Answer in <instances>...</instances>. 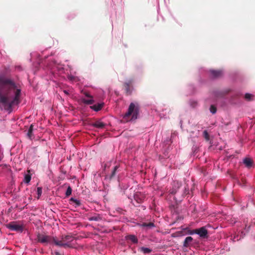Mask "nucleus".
<instances>
[{
  "label": "nucleus",
  "instance_id": "f257e3e1",
  "mask_svg": "<svg viewBox=\"0 0 255 255\" xmlns=\"http://www.w3.org/2000/svg\"><path fill=\"white\" fill-rule=\"evenodd\" d=\"M21 88L12 79L0 75V108L10 110L20 103Z\"/></svg>",
  "mask_w": 255,
  "mask_h": 255
},
{
  "label": "nucleus",
  "instance_id": "f03ea898",
  "mask_svg": "<svg viewBox=\"0 0 255 255\" xmlns=\"http://www.w3.org/2000/svg\"><path fill=\"white\" fill-rule=\"evenodd\" d=\"M74 241V237L70 235L63 236L60 240L57 238L53 239V243L56 246L65 248L73 247Z\"/></svg>",
  "mask_w": 255,
  "mask_h": 255
},
{
  "label": "nucleus",
  "instance_id": "7ed1b4c3",
  "mask_svg": "<svg viewBox=\"0 0 255 255\" xmlns=\"http://www.w3.org/2000/svg\"><path fill=\"white\" fill-rule=\"evenodd\" d=\"M138 114L139 108L138 105L131 103L128 107V112L123 116V118L128 121V118L131 116V118L129 121H134L137 119Z\"/></svg>",
  "mask_w": 255,
  "mask_h": 255
},
{
  "label": "nucleus",
  "instance_id": "20e7f679",
  "mask_svg": "<svg viewBox=\"0 0 255 255\" xmlns=\"http://www.w3.org/2000/svg\"><path fill=\"white\" fill-rule=\"evenodd\" d=\"M7 227L11 231L18 232H22L23 230V226L21 224H17L15 222H11L7 224Z\"/></svg>",
  "mask_w": 255,
  "mask_h": 255
},
{
  "label": "nucleus",
  "instance_id": "39448f33",
  "mask_svg": "<svg viewBox=\"0 0 255 255\" xmlns=\"http://www.w3.org/2000/svg\"><path fill=\"white\" fill-rule=\"evenodd\" d=\"M49 236H46L44 235L39 234L37 236V240L39 242L41 243H51L53 242V239Z\"/></svg>",
  "mask_w": 255,
  "mask_h": 255
},
{
  "label": "nucleus",
  "instance_id": "423d86ee",
  "mask_svg": "<svg viewBox=\"0 0 255 255\" xmlns=\"http://www.w3.org/2000/svg\"><path fill=\"white\" fill-rule=\"evenodd\" d=\"M196 234L198 235L201 238H205L207 237L208 231L205 227H202L196 229Z\"/></svg>",
  "mask_w": 255,
  "mask_h": 255
},
{
  "label": "nucleus",
  "instance_id": "0eeeda50",
  "mask_svg": "<svg viewBox=\"0 0 255 255\" xmlns=\"http://www.w3.org/2000/svg\"><path fill=\"white\" fill-rule=\"evenodd\" d=\"M145 196L141 192H136L134 195V200L137 203H142L144 200Z\"/></svg>",
  "mask_w": 255,
  "mask_h": 255
},
{
  "label": "nucleus",
  "instance_id": "6e6552de",
  "mask_svg": "<svg viewBox=\"0 0 255 255\" xmlns=\"http://www.w3.org/2000/svg\"><path fill=\"white\" fill-rule=\"evenodd\" d=\"M85 95L86 97L88 98V99H86L85 98H82L80 99L82 103L87 105L93 104L94 103V100L93 97L91 96L89 94H88L87 93H86Z\"/></svg>",
  "mask_w": 255,
  "mask_h": 255
},
{
  "label": "nucleus",
  "instance_id": "1a4fd4ad",
  "mask_svg": "<svg viewBox=\"0 0 255 255\" xmlns=\"http://www.w3.org/2000/svg\"><path fill=\"white\" fill-rule=\"evenodd\" d=\"M211 76L212 78H218L221 76L223 74V72L221 70H210Z\"/></svg>",
  "mask_w": 255,
  "mask_h": 255
},
{
  "label": "nucleus",
  "instance_id": "9d476101",
  "mask_svg": "<svg viewBox=\"0 0 255 255\" xmlns=\"http://www.w3.org/2000/svg\"><path fill=\"white\" fill-rule=\"evenodd\" d=\"M104 105V103H98L95 104L92 106H91V108L95 111H99L102 109Z\"/></svg>",
  "mask_w": 255,
  "mask_h": 255
},
{
  "label": "nucleus",
  "instance_id": "9b49d317",
  "mask_svg": "<svg viewBox=\"0 0 255 255\" xmlns=\"http://www.w3.org/2000/svg\"><path fill=\"white\" fill-rule=\"evenodd\" d=\"M244 163L248 168H250L253 165V161L249 158H246L243 160Z\"/></svg>",
  "mask_w": 255,
  "mask_h": 255
},
{
  "label": "nucleus",
  "instance_id": "f8f14e48",
  "mask_svg": "<svg viewBox=\"0 0 255 255\" xmlns=\"http://www.w3.org/2000/svg\"><path fill=\"white\" fill-rule=\"evenodd\" d=\"M192 241L193 238L191 237H188L186 238L184 241L183 246L184 247H188Z\"/></svg>",
  "mask_w": 255,
  "mask_h": 255
},
{
  "label": "nucleus",
  "instance_id": "ddd939ff",
  "mask_svg": "<svg viewBox=\"0 0 255 255\" xmlns=\"http://www.w3.org/2000/svg\"><path fill=\"white\" fill-rule=\"evenodd\" d=\"M102 219L101 217L99 215L92 216L89 218V221H98Z\"/></svg>",
  "mask_w": 255,
  "mask_h": 255
},
{
  "label": "nucleus",
  "instance_id": "4468645a",
  "mask_svg": "<svg viewBox=\"0 0 255 255\" xmlns=\"http://www.w3.org/2000/svg\"><path fill=\"white\" fill-rule=\"evenodd\" d=\"M93 126L98 128H103L105 126V124L100 121H97L93 124Z\"/></svg>",
  "mask_w": 255,
  "mask_h": 255
},
{
  "label": "nucleus",
  "instance_id": "2eb2a0df",
  "mask_svg": "<svg viewBox=\"0 0 255 255\" xmlns=\"http://www.w3.org/2000/svg\"><path fill=\"white\" fill-rule=\"evenodd\" d=\"M32 130H33V126L31 125L29 128L27 133L28 137L30 139H32Z\"/></svg>",
  "mask_w": 255,
  "mask_h": 255
},
{
  "label": "nucleus",
  "instance_id": "dca6fc26",
  "mask_svg": "<svg viewBox=\"0 0 255 255\" xmlns=\"http://www.w3.org/2000/svg\"><path fill=\"white\" fill-rule=\"evenodd\" d=\"M128 239L130 240L132 242L134 243H137V239L136 237L134 235H129L128 236Z\"/></svg>",
  "mask_w": 255,
  "mask_h": 255
},
{
  "label": "nucleus",
  "instance_id": "f3484780",
  "mask_svg": "<svg viewBox=\"0 0 255 255\" xmlns=\"http://www.w3.org/2000/svg\"><path fill=\"white\" fill-rule=\"evenodd\" d=\"M140 226L148 227V228H150L155 227L154 224L153 223H143L140 225Z\"/></svg>",
  "mask_w": 255,
  "mask_h": 255
},
{
  "label": "nucleus",
  "instance_id": "a211bd4d",
  "mask_svg": "<svg viewBox=\"0 0 255 255\" xmlns=\"http://www.w3.org/2000/svg\"><path fill=\"white\" fill-rule=\"evenodd\" d=\"M141 250L145 254L150 253L151 252V250L148 248L142 247L141 248Z\"/></svg>",
  "mask_w": 255,
  "mask_h": 255
},
{
  "label": "nucleus",
  "instance_id": "6ab92c4d",
  "mask_svg": "<svg viewBox=\"0 0 255 255\" xmlns=\"http://www.w3.org/2000/svg\"><path fill=\"white\" fill-rule=\"evenodd\" d=\"M72 188L70 186H68V187L67 189L66 192V196H69L71 193H72Z\"/></svg>",
  "mask_w": 255,
  "mask_h": 255
},
{
  "label": "nucleus",
  "instance_id": "aec40b11",
  "mask_svg": "<svg viewBox=\"0 0 255 255\" xmlns=\"http://www.w3.org/2000/svg\"><path fill=\"white\" fill-rule=\"evenodd\" d=\"M31 180V177L29 175H26L24 177V181L26 183H28Z\"/></svg>",
  "mask_w": 255,
  "mask_h": 255
},
{
  "label": "nucleus",
  "instance_id": "412c9836",
  "mask_svg": "<svg viewBox=\"0 0 255 255\" xmlns=\"http://www.w3.org/2000/svg\"><path fill=\"white\" fill-rule=\"evenodd\" d=\"M254 97V96L252 95V94H249V93H247L246 95H245V98L247 100H251L253 99V97Z\"/></svg>",
  "mask_w": 255,
  "mask_h": 255
},
{
  "label": "nucleus",
  "instance_id": "4be33fe9",
  "mask_svg": "<svg viewBox=\"0 0 255 255\" xmlns=\"http://www.w3.org/2000/svg\"><path fill=\"white\" fill-rule=\"evenodd\" d=\"M210 111L211 113L214 114L216 113L217 111L216 108L214 106L212 105L210 108Z\"/></svg>",
  "mask_w": 255,
  "mask_h": 255
},
{
  "label": "nucleus",
  "instance_id": "5701e85b",
  "mask_svg": "<svg viewBox=\"0 0 255 255\" xmlns=\"http://www.w3.org/2000/svg\"><path fill=\"white\" fill-rule=\"evenodd\" d=\"M37 193L38 195V198H39L42 194V188L41 187H38L37 189Z\"/></svg>",
  "mask_w": 255,
  "mask_h": 255
},
{
  "label": "nucleus",
  "instance_id": "b1692460",
  "mask_svg": "<svg viewBox=\"0 0 255 255\" xmlns=\"http://www.w3.org/2000/svg\"><path fill=\"white\" fill-rule=\"evenodd\" d=\"M71 200L77 206H79L80 205V202L77 199L72 198Z\"/></svg>",
  "mask_w": 255,
  "mask_h": 255
},
{
  "label": "nucleus",
  "instance_id": "393cba45",
  "mask_svg": "<svg viewBox=\"0 0 255 255\" xmlns=\"http://www.w3.org/2000/svg\"><path fill=\"white\" fill-rule=\"evenodd\" d=\"M188 233L189 235H193V234H196V229L192 230H189Z\"/></svg>",
  "mask_w": 255,
  "mask_h": 255
},
{
  "label": "nucleus",
  "instance_id": "a878e982",
  "mask_svg": "<svg viewBox=\"0 0 255 255\" xmlns=\"http://www.w3.org/2000/svg\"><path fill=\"white\" fill-rule=\"evenodd\" d=\"M203 134H204V136L205 137V138L207 140H208L209 139V135H208V132H207V131L206 130L204 131Z\"/></svg>",
  "mask_w": 255,
  "mask_h": 255
},
{
  "label": "nucleus",
  "instance_id": "bb28decb",
  "mask_svg": "<svg viewBox=\"0 0 255 255\" xmlns=\"http://www.w3.org/2000/svg\"><path fill=\"white\" fill-rule=\"evenodd\" d=\"M128 84H126V90H127V92H129V90H128Z\"/></svg>",
  "mask_w": 255,
  "mask_h": 255
},
{
  "label": "nucleus",
  "instance_id": "cd10ccee",
  "mask_svg": "<svg viewBox=\"0 0 255 255\" xmlns=\"http://www.w3.org/2000/svg\"><path fill=\"white\" fill-rule=\"evenodd\" d=\"M63 92L66 95H68L69 94L68 92L67 91H66V90H64Z\"/></svg>",
  "mask_w": 255,
  "mask_h": 255
},
{
  "label": "nucleus",
  "instance_id": "c85d7f7f",
  "mask_svg": "<svg viewBox=\"0 0 255 255\" xmlns=\"http://www.w3.org/2000/svg\"><path fill=\"white\" fill-rule=\"evenodd\" d=\"M196 105H197V103H196V102H194V104H193V105H192V104H191V106H192V107H195Z\"/></svg>",
  "mask_w": 255,
  "mask_h": 255
},
{
  "label": "nucleus",
  "instance_id": "c756f323",
  "mask_svg": "<svg viewBox=\"0 0 255 255\" xmlns=\"http://www.w3.org/2000/svg\"><path fill=\"white\" fill-rule=\"evenodd\" d=\"M55 254L56 255H60V254L58 253H56Z\"/></svg>",
  "mask_w": 255,
  "mask_h": 255
},
{
  "label": "nucleus",
  "instance_id": "7c9ffc66",
  "mask_svg": "<svg viewBox=\"0 0 255 255\" xmlns=\"http://www.w3.org/2000/svg\"><path fill=\"white\" fill-rule=\"evenodd\" d=\"M117 168V166H115V169H114L115 171L116 170Z\"/></svg>",
  "mask_w": 255,
  "mask_h": 255
},
{
  "label": "nucleus",
  "instance_id": "2f4dec72",
  "mask_svg": "<svg viewBox=\"0 0 255 255\" xmlns=\"http://www.w3.org/2000/svg\"><path fill=\"white\" fill-rule=\"evenodd\" d=\"M69 78L71 80H72V79L71 77H69Z\"/></svg>",
  "mask_w": 255,
  "mask_h": 255
}]
</instances>
